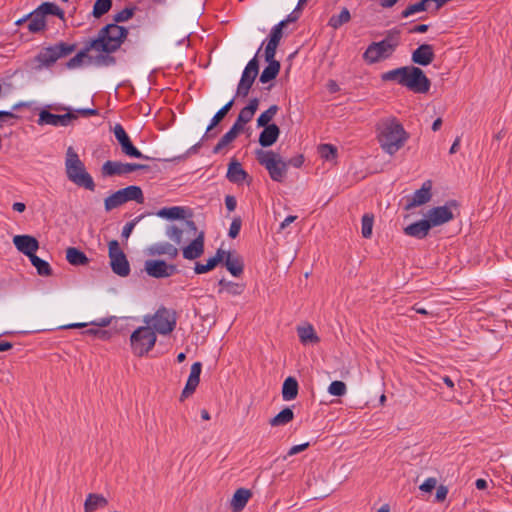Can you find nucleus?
Returning <instances> with one entry per match:
<instances>
[{
	"mask_svg": "<svg viewBox=\"0 0 512 512\" xmlns=\"http://www.w3.org/2000/svg\"><path fill=\"white\" fill-rule=\"evenodd\" d=\"M255 155L258 163L265 167L273 181H284L287 174L288 163L282 159L280 154L272 150L258 149Z\"/></svg>",
	"mask_w": 512,
	"mask_h": 512,
	"instance_id": "39448f33",
	"label": "nucleus"
},
{
	"mask_svg": "<svg viewBox=\"0 0 512 512\" xmlns=\"http://www.w3.org/2000/svg\"><path fill=\"white\" fill-rule=\"evenodd\" d=\"M432 182L430 180L423 183L422 187L416 190L411 198L407 199L406 210L421 206L430 201L432 194Z\"/></svg>",
	"mask_w": 512,
	"mask_h": 512,
	"instance_id": "dca6fc26",
	"label": "nucleus"
},
{
	"mask_svg": "<svg viewBox=\"0 0 512 512\" xmlns=\"http://www.w3.org/2000/svg\"><path fill=\"white\" fill-rule=\"evenodd\" d=\"M15 247L23 254L30 258V255H35L39 248L38 240L30 235H16L13 238Z\"/></svg>",
	"mask_w": 512,
	"mask_h": 512,
	"instance_id": "6ab92c4d",
	"label": "nucleus"
},
{
	"mask_svg": "<svg viewBox=\"0 0 512 512\" xmlns=\"http://www.w3.org/2000/svg\"><path fill=\"white\" fill-rule=\"evenodd\" d=\"M394 53L390 45L383 41L372 42L363 54L365 61L373 64L389 58Z\"/></svg>",
	"mask_w": 512,
	"mask_h": 512,
	"instance_id": "ddd939ff",
	"label": "nucleus"
},
{
	"mask_svg": "<svg viewBox=\"0 0 512 512\" xmlns=\"http://www.w3.org/2000/svg\"><path fill=\"white\" fill-rule=\"evenodd\" d=\"M122 194L124 203L128 201H136L139 204L144 203L142 189L139 186L131 185L119 190Z\"/></svg>",
	"mask_w": 512,
	"mask_h": 512,
	"instance_id": "7c9ffc66",
	"label": "nucleus"
},
{
	"mask_svg": "<svg viewBox=\"0 0 512 512\" xmlns=\"http://www.w3.org/2000/svg\"><path fill=\"white\" fill-rule=\"evenodd\" d=\"M65 172L67 178L78 187L89 191L95 190L96 185L92 176L87 172L84 163L72 146L66 150Z\"/></svg>",
	"mask_w": 512,
	"mask_h": 512,
	"instance_id": "20e7f679",
	"label": "nucleus"
},
{
	"mask_svg": "<svg viewBox=\"0 0 512 512\" xmlns=\"http://www.w3.org/2000/svg\"><path fill=\"white\" fill-rule=\"evenodd\" d=\"M66 260L73 266H86L90 262L85 253L75 247L66 249Z\"/></svg>",
	"mask_w": 512,
	"mask_h": 512,
	"instance_id": "c85d7f7f",
	"label": "nucleus"
},
{
	"mask_svg": "<svg viewBox=\"0 0 512 512\" xmlns=\"http://www.w3.org/2000/svg\"><path fill=\"white\" fill-rule=\"evenodd\" d=\"M452 208L457 209L456 201H449L444 206L430 209L427 213V220L431 227L443 225L454 219Z\"/></svg>",
	"mask_w": 512,
	"mask_h": 512,
	"instance_id": "9b49d317",
	"label": "nucleus"
},
{
	"mask_svg": "<svg viewBox=\"0 0 512 512\" xmlns=\"http://www.w3.org/2000/svg\"><path fill=\"white\" fill-rule=\"evenodd\" d=\"M400 33V30L397 28L390 29L386 32L385 38L382 41L390 45L395 51L400 43Z\"/></svg>",
	"mask_w": 512,
	"mask_h": 512,
	"instance_id": "09e8293b",
	"label": "nucleus"
},
{
	"mask_svg": "<svg viewBox=\"0 0 512 512\" xmlns=\"http://www.w3.org/2000/svg\"><path fill=\"white\" fill-rule=\"evenodd\" d=\"M157 216L170 220L186 218V209L180 206L162 208L157 212Z\"/></svg>",
	"mask_w": 512,
	"mask_h": 512,
	"instance_id": "c9c22d12",
	"label": "nucleus"
},
{
	"mask_svg": "<svg viewBox=\"0 0 512 512\" xmlns=\"http://www.w3.org/2000/svg\"><path fill=\"white\" fill-rule=\"evenodd\" d=\"M108 256L112 271L121 276L126 277L130 273V265L126 255L120 248L117 240H111L108 244Z\"/></svg>",
	"mask_w": 512,
	"mask_h": 512,
	"instance_id": "1a4fd4ad",
	"label": "nucleus"
},
{
	"mask_svg": "<svg viewBox=\"0 0 512 512\" xmlns=\"http://www.w3.org/2000/svg\"><path fill=\"white\" fill-rule=\"evenodd\" d=\"M144 322L155 332L162 335L171 333L176 326L175 312L165 307L159 308L153 316H145Z\"/></svg>",
	"mask_w": 512,
	"mask_h": 512,
	"instance_id": "6e6552de",
	"label": "nucleus"
},
{
	"mask_svg": "<svg viewBox=\"0 0 512 512\" xmlns=\"http://www.w3.org/2000/svg\"><path fill=\"white\" fill-rule=\"evenodd\" d=\"M135 8H125L113 16L114 24L126 22L134 15Z\"/></svg>",
	"mask_w": 512,
	"mask_h": 512,
	"instance_id": "4d7b16f0",
	"label": "nucleus"
},
{
	"mask_svg": "<svg viewBox=\"0 0 512 512\" xmlns=\"http://www.w3.org/2000/svg\"><path fill=\"white\" fill-rule=\"evenodd\" d=\"M254 114L253 112L249 111L248 109H246L245 107L243 109H241L238 117H239V121L240 122H250L253 118Z\"/></svg>",
	"mask_w": 512,
	"mask_h": 512,
	"instance_id": "338daca9",
	"label": "nucleus"
},
{
	"mask_svg": "<svg viewBox=\"0 0 512 512\" xmlns=\"http://www.w3.org/2000/svg\"><path fill=\"white\" fill-rule=\"evenodd\" d=\"M435 58L433 46L430 44H421L412 53V62L421 66H427Z\"/></svg>",
	"mask_w": 512,
	"mask_h": 512,
	"instance_id": "aec40b11",
	"label": "nucleus"
},
{
	"mask_svg": "<svg viewBox=\"0 0 512 512\" xmlns=\"http://www.w3.org/2000/svg\"><path fill=\"white\" fill-rule=\"evenodd\" d=\"M298 382L294 377L285 379L282 387V397L285 401H291L298 395Z\"/></svg>",
	"mask_w": 512,
	"mask_h": 512,
	"instance_id": "72a5a7b5",
	"label": "nucleus"
},
{
	"mask_svg": "<svg viewBox=\"0 0 512 512\" xmlns=\"http://www.w3.org/2000/svg\"><path fill=\"white\" fill-rule=\"evenodd\" d=\"M447 494H448V488L444 485H440L436 491V497H435L436 501L443 502L446 499Z\"/></svg>",
	"mask_w": 512,
	"mask_h": 512,
	"instance_id": "774afa93",
	"label": "nucleus"
},
{
	"mask_svg": "<svg viewBox=\"0 0 512 512\" xmlns=\"http://www.w3.org/2000/svg\"><path fill=\"white\" fill-rule=\"evenodd\" d=\"M297 333L302 344H317L320 338L317 336L312 325L297 327Z\"/></svg>",
	"mask_w": 512,
	"mask_h": 512,
	"instance_id": "c756f323",
	"label": "nucleus"
},
{
	"mask_svg": "<svg viewBox=\"0 0 512 512\" xmlns=\"http://www.w3.org/2000/svg\"><path fill=\"white\" fill-rule=\"evenodd\" d=\"M145 272L153 278H168L177 273V266L167 264L163 260H147L144 265Z\"/></svg>",
	"mask_w": 512,
	"mask_h": 512,
	"instance_id": "f8f14e48",
	"label": "nucleus"
},
{
	"mask_svg": "<svg viewBox=\"0 0 512 512\" xmlns=\"http://www.w3.org/2000/svg\"><path fill=\"white\" fill-rule=\"evenodd\" d=\"M147 165L138 163H122L119 161H106L101 168L104 177L122 176L137 170H146Z\"/></svg>",
	"mask_w": 512,
	"mask_h": 512,
	"instance_id": "9d476101",
	"label": "nucleus"
},
{
	"mask_svg": "<svg viewBox=\"0 0 512 512\" xmlns=\"http://www.w3.org/2000/svg\"><path fill=\"white\" fill-rule=\"evenodd\" d=\"M156 340V334L150 326L137 328L130 336L133 353L136 356L142 357L154 347Z\"/></svg>",
	"mask_w": 512,
	"mask_h": 512,
	"instance_id": "0eeeda50",
	"label": "nucleus"
},
{
	"mask_svg": "<svg viewBox=\"0 0 512 512\" xmlns=\"http://www.w3.org/2000/svg\"><path fill=\"white\" fill-rule=\"evenodd\" d=\"M350 20H351L350 12L346 7H344V8H342V10L340 11L339 14L333 15L330 17V19L328 21V25L330 27H332L333 29H338L342 25L348 23Z\"/></svg>",
	"mask_w": 512,
	"mask_h": 512,
	"instance_id": "58836bf2",
	"label": "nucleus"
},
{
	"mask_svg": "<svg viewBox=\"0 0 512 512\" xmlns=\"http://www.w3.org/2000/svg\"><path fill=\"white\" fill-rule=\"evenodd\" d=\"M252 493L250 490L245 488H239L233 495L231 500V508L234 512L241 511L247 504Z\"/></svg>",
	"mask_w": 512,
	"mask_h": 512,
	"instance_id": "cd10ccee",
	"label": "nucleus"
},
{
	"mask_svg": "<svg viewBox=\"0 0 512 512\" xmlns=\"http://www.w3.org/2000/svg\"><path fill=\"white\" fill-rule=\"evenodd\" d=\"M140 220V217L135 218L134 220L128 222L122 230V237L128 239L136 225V223Z\"/></svg>",
	"mask_w": 512,
	"mask_h": 512,
	"instance_id": "e2e57ef3",
	"label": "nucleus"
},
{
	"mask_svg": "<svg viewBox=\"0 0 512 512\" xmlns=\"http://www.w3.org/2000/svg\"><path fill=\"white\" fill-rule=\"evenodd\" d=\"M128 30L122 26L111 23L101 28L95 39L90 40V48L103 53L117 51L127 38Z\"/></svg>",
	"mask_w": 512,
	"mask_h": 512,
	"instance_id": "7ed1b4c3",
	"label": "nucleus"
},
{
	"mask_svg": "<svg viewBox=\"0 0 512 512\" xmlns=\"http://www.w3.org/2000/svg\"><path fill=\"white\" fill-rule=\"evenodd\" d=\"M94 50V48H90V41L86 44L84 49L79 51L74 57H72L69 61L66 63V67L68 69H75L80 67L83 64L84 59L87 57L88 53Z\"/></svg>",
	"mask_w": 512,
	"mask_h": 512,
	"instance_id": "79ce46f5",
	"label": "nucleus"
},
{
	"mask_svg": "<svg viewBox=\"0 0 512 512\" xmlns=\"http://www.w3.org/2000/svg\"><path fill=\"white\" fill-rule=\"evenodd\" d=\"M318 151L322 158L332 160L337 156V148L331 144H321Z\"/></svg>",
	"mask_w": 512,
	"mask_h": 512,
	"instance_id": "8fccbe9b",
	"label": "nucleus"
},
{
	"mask_svg": "<svg viewBox=\"0 0 512 512\" xmlns=\"http://www.w3.org/2000/svg\"><path fill=\"white\" fill-rule=\"evenodd\" d=\"M383 81H394L414 93H427L431 82L422 69L416 66H404L381 75Z\"/></svg>",
	"mask_w": 512,
	"mask_h": 512,
	"instance_id": "f03ea898",
	"label": "nucleus"
},
{
	"mask_svg": "<svg viewBox=\"0 0 512 512\" xmlns=\"http://www.w3.org/2000/svg\"><path fill=\"white\" fill-rule=\"evenodd\" d=\"M380 147L389 155L398 152L409 139L408 132L394 117L382 119L376 126Z\"/></svg>",
	"mask_w": 512,
	"mask_h": 512,
	"instance_id": "f257e3e1",
	"label": "nucleus"
},
{
	"mask_svg": "<svg viewBox=\"0 0 512 512\" xmlns=\"http://www.w3.org/2000/svg\"><path fill=\"white\" fill-rule=\"evenodd\" d=\"M431 225L427 219L419 220L415 223H412L404 228V233L410 237H415L417 239L425 238L430 229Z\"/></svg>",
	"mask_w": 512,
	"mask_h": 512,
	"instance_id": "4be33fe9",
	"label": "nucleus"
},
{
	"mask_svg": "<svg viewBox=\"0 0 512 512\" xmlns=\"http://www.w3.org/2000/svg\"><path fill=\"white\" fill-rule=\"evenodd\" d=\"M30 261L32 265L36 268L37 273L40 276H51L52 275V268L49 265V263L40 257L35 255H30Z\"/></svg>",
	"mask_w": 512,
	"mask_h": 512,
	"instance_id": "a19ab883",
	"label": "nucleus"
},
{
	"mask_svg": "<svg viewBox=\"0 0 512 512\" xmlns=\"http://www.w3.org/2000/svg\"><path fill=\"white\" fill-rule=\"evenodd\" d=\"M77 48L76 44L59 42L53 46L42 48L35 56L34 61L37 62L36 69L49 68L53 66L59 59L64 58L73 53Z\"/></svg>",
	"mask_w": 512,
	"mask_h": 512,
	"instance_id": "423d86ee",
	"label": "nucleus"
},
{
	"mask_svg": "<svg viewBox=\"0 0 512 512\" xmlns=\"http://www.w3.org/2000/svg\"><path fill=\"white\" fill-rule=\"evenodd\" d=\"M278 110L279 107L277 105H271L266 111L260 114V116L257 119V126L266 127L270 125L269 122L277 114Z\"/></svg>",
	"mask_w": 512,
	"mask_h": 512,
	"instance_id": "a18cd8bd",
	"label": "nucleus"
},
{
	"mask_svg": "<svg viewBox=\"0 0 512 512\" xmlns=\"http://www.w3.org/2000/svg\"><path fill=\"white\" fill-rule=\"evenodd\" d=\"M234 105V99L230 100L228 103H226L212 118L210 125L206 129V136L208 137V133L217 126L223 118L228 114V112L231 110V108Z\"/></svg>",
	"mask_w": 512,
	"mask_h": 512,
	"instance_id": "ea45409f",
	"label": "nucleus"
},
{
	"mask_svg": "<svg viewBox=\"0 0 512 512\" xmlns=\"http://www.w3.org/2000/svg\"><path fill=\"white\" fill-rule=\"evenodd\" d=\"M263 128L259 135V144L263 148L270 147L278 140L280 129L276 124H270Z\"/></svg>",
	"mask_w": 512,
	"mask_h": 512,
	"instance_id": "b1692460",
	"label": "nucleus"
},
{
	"mask_svg": "<svg viewBox=\"0 0 512 512\" xmlns=\"http://www.w3.org/2000/svg\"><path fill=\"white\" fill-rule=\"evenodd\" d=\"M226 177L230 182L235 184L243 183L250 178L248 173L242 168L241 164L235 159L230 161Z\"/></svg>",
	"mask_w": 512,
	"mask_h": 512,
	"instance_id": "412c9836",
	"label": "nucleus"
},
{
	"mask_svg": "<svg viewBox=\"0 0 512 512\" xmlns=\"http://www.w3.org/2000/svg\"><path fill=\"white\" fill-rule=\"evenodd\" d=\"M237 136H235L230 130L225 133L218 143L213 148L214 153H219L223 148H225L227 145H229L231 142H233Z\"/></svg>",
	"mask_w": 512,
	"mask_h": 512,
	"instance_id": "3c124183",
	"label": "nucleus"
},
{
	"mask_svg": "<svg viewBox=\"0 0 512 512\" xmlns=\"http://www.w3.org/2000/svg\"><path fill=\"white\" fill-rule=\"evenodd\" d=\"M148 253L152 256L167 255L169 258L174 259L178 256L179 251L176 246L169 242H159L151 245L148 248Z\"/></svg>",
	"mask_w": 512,
	"mask_h": 512,
	"instance_id": "5701e85b",
	"label": "nucleus"
},
{
	"mask_svg": "<svg viewBox=\"0 0 512 512\" xmlns=\"http://www.w3.org/2000/svg\"><path fill=\"white\" fill-rule=\"evenodd\" d=\"M107 499L100 495L91 493L87 496L86 501L84 503V512H93L98 508H103L107 506Z\"/></svg>",
	"mask_w": 512,
	"mask_h": 512,
	"instance_id": "473e14b6",
	"label": "nucleus"
},
{
	"mask_svg": "<svg viewBox=\"0 0 512 512\" xmlns=\"http://www.w3.org/2000/svg\"><path fill=\"white\" fill-rule=\"evenodd\" d=\"M181 229L184 230V234L187 235V239H190L192 237L193 238L197 237L201 231V230H198L195 222L192 220H186L183 224V228H181Z\"/></svg>",
	"mask_w": 512,
	"mask_h": 512,
	"instance_id": "13d9d810",
	"label": "nucleus"
},
{
	"mask_svg": "<svg viewBox=\"0 0 512 512\" xmlns=\"http://www.w3.org/2000/svg\"><path fill=\"white\" fill-rule=\"evenodd\" d=\"M76 119H77V115L73 112H67L66 114H63V115H57V114L50 113L49 111L42 110L39 113V118H38L37 122L39 125H52L55 127H58V126L66 127V126H69L72 123V121H74Z\"/></svg>",
	"mask_w": 512,
	"mask_h": 512,
	"instance_id": "2eb2a0df",
	"label": "nucleus"
},
{
	"mask_svg": "<svg viewBox=\"0 0 512 512\" xmlns=\"http://www.w3.org/2000/svg\"><path fill=\"white\" fill-rule=\"evenodd\" d=\"M28 30L37 33L45 29L46 21L43 15L36 9L28 15Z\"/></svg>",
	"mask_w": 512,
	"mask_h": 512,
	"instance_id": "f704fd0d",
	"label": "nucleus"
},
{
	"mask_svg": "<svg viewBox=\"0 0 512 512\" xmlns=\"http://www.w3.org/2000/svg\"><path fill=\"white\" fill-rule=\"evenodd\" d=\"M125 204L122 198V194L120 191H116L110 196L106 197L104 200V207L107 212L120 207L121 205Z\"/></svg>",
	"mask_w": 512,
	"mask_h": 512,
	"instance_id": "c03bdc74",
	"label": "nucleus"
},
{
	"mask_svg": "<svg viewBox=\"0 0 512 512\" xmlns=\"http://www.w3.org/2000/svg\"><path fill=\"white\" fill-rule=\"evenodd\" d=\"M266 61L268 62V66L265 67L260 75L259 80L261 83H268L269 81L275 79L281 67L279 61L275 60V57Z\"/></svg>",
	"mask_w": 512,
	"mask_h": 512,
	"instance_id": "2f4dec72",
	"label": "nucleus"
},
{
	"mask_svg": "<svg viewBox=\"0 0 512 512\" xmlns=\"http://www.w3.org/2000/svg\"><path fill=\"white\" fill-rule=\"evenodd\" d=\"M37 10L43 15L44 18L46 15H54L60 19H64V11L54 3L44 2L37 8Z\"/></svg>",
	"mask_w": 512,
	"mask_h": 512,
	"instance_id": "37998d69",
	"label": "nucleus"
},
{
	"mask_svg": "<svg viewBox=\"0 0 512 512\" xmlns=\"http://www.w3.org/2000/svg\"><path fill=\"white\" fill-rule=\"evenodd\" d=\"M205 233L200 231L197 237L193 238L189 245L182 249L184 259L195 260L204 253Z\"/></svg>",
	"mask_w": 512,
	"mask_h": 512,
	"instance_id": "f3484780",
	"label": "nucleus"
},
{
	"mask_svg": "<svg viewBox=\"0 0 512 512\" xmlns=\"http://www.w3.org/2000/svg\"><path fill=\"white\" fill-rule=\"evenodd\" d=\"M373 223H374V215L373 214L367 213V214L363 215L362 223H361V234L364 238L368 239L371 237Z\"/></svg>",
	"mask_w": 512,
	"mask_h": 512,
	"instance_id": "de8ad7c7",
	"label": "nucleus"
},
{
	"mask_svg": "<svg viewBox=\"0 0 512 512\" xmlns=\"http://www.w3.org/2000/svg\"><path fill=\"white\" fill-rule=\"evenodd\" d=\"M224 259L225 267L233 276L238 277L243 273L244 263L239 255L225 251Z\"/></svg>",
	"mask_w": 512,
	"mask_h": 512,
	"instance_id": "393cba45",
	"label": "nucleus"
},
{
	"mask_svg": "<svg viewBox=\"0 0 512 512\" xmlns=\"http://www.w3.org/2000/svg\"><path fill=\"white\" fill-rule=\"evenodd\" d=\"M225 290L229 294L239 295V294H241L243 292V285L238 284V283H234V282H230V283L226 284V289Z\"/></svg>",
	"mask_w": 512,
	"mask_h": 512,
	"instance_id": "69168bd1",
	"label": "nucleus"
},
{
	"mask_svg": "<svg viewBox=\"0 0 512 512\" xmlns=\"http://www.w3.org/2000/svg\"><path fill=\"white\" fill-rule=\"evenodd\" d=\"M114 135L117 141L119 142L122 152L130 157L140 158V159H150L148 156L142 154L131 142L128 134L124 130V128L120 124H116L114 127Z\"/></svg>",
	"mask_w": 512,
	"mask_h": 512,
	"instance_id": "4468645a",
	"label": "nucleus"
},
{
	"mask_svg": "<svg viewBox=\"0 0 512 512\" xmlns=\"http://www.w3.org/2000/svg\"><path fill=\"white\" fill-rule=\"evenodd\" d=\"M328 392L333 396H344L347 392L346 384L342 381H333L328 387Z\"/></svg>",
	"mask_w": 512,
	"mask_h": 512,
	"instance_id": "603ef678",
	"label": "nucleus"
},
{
	"mask_svg": "<svg viewBox=\"0 0 512 512\" xmlns=\"http://www.w3.org/2000/svg\"><path fill=\"white\" fill-rule=\"evenodd\" d=\"M258 73H259V63H258L257 58L254 57L246 65V67L242 73L240 82L252 87Z\"/></svg>",
	"mask_w": 512,
	"mask_h": 512,
	"instance_id": "a878e982",
	"label": "nucleus"
},
{
	"mask_svg": "<svg viewBox=\"0 0 512 512\" xmlns=\"http://www.w3.org/2000/svg\"><path fill=\"white\" fill-rule=\"evenodd\" d=\"M84 335L97 337L103 340H107L110 337V333L106 330H102L99 328H89L82 332Z\"/></svg>",
	"mask_w": 512,
	"mask_h": 512,
	"instance_id": "bf43d9fd",
	"label": "nucleus"
},
{
	"mask_svg": "<svg viewBox=\"0 0 512 512\" xmlns=\"http://www.w3.org/2000/svg\"><path fill=\"white\" fill-rule=\"evenodd\" d=\"M284 28L285 22H279L272 28L270 38L265 47V60H269L275 57L277 47L283 37Z\"/></svg>",
	"mask_w": 512,
	"mask_h": 512,
	"instance_id": "a211bd4d",
	"label": "nucleus"
},
{
	"mask_svg": "<svg viewBox=\"0 0 512 512\" xmlns=\"http://www.w3.org/2000/svg\"><path fill=\"white\" fill-rule=\"evenodd\" d=\"M199 382H200V380H197L196 378H193V377H189L187 380V383L181 393L180 400L183 401L186 397L193 394L194 391L196 390Z\"/></svg>",
	"mask_w": 512,
	"mask_h": 512,
	"instance_id": "5fc2aeb1",
	"label": "nucleus"
},
{
	"mask_svg": "<svg viewBox=\"0 0 512 512\" xmlns=\"http://www.w3.org/2000/svg\"><path fill=\"white\" fill-rule=\"evenodd\" d=\"M112 7V0H96L93 6V16L100 18L106 14Z\"/></svg>",
	"mask_w": 512,
	"mask_h": 512,
	"instance_id": "49530a36",
	"label": "nucleus"
},
{
	"mask_svg": "<svg viewBox=\"0 0 512 512\" xmlns=\"http://www.w3.org/2000/svg\"><path fill=\"white\" fill-rule=\"evenodd\" d=\"M115 62H116L115 58L113 56H110L107 53H106V55H98L95 58V63L97 65L110 66V65H114Z\"/></svg>",
	"mask_w": 512,
	"mask_h": 512,
	"instance_id": "680f3d73",
	"label": "nucleus"
},
{
	"mask_svg": "<svg viewBox=\"0 0 512 512\" xmlns=\"http://www.w3.org/2000/svg\"><path fill=\"white\" fill-rule=\"evenodd\" d=\"M199 382H200V380H197L196 378H193V377H189L187 380V383L181 393L180 400L183 401L186 397L193 394L194 391L196 390Z\"/></svg>",
	"mask_w": 512,
	"mask_h": 512,
	"instance_id": "6e6d98bb",
	"label": "nucleus"
},
{
	"mask_svg": "<svg viewBox=\"0 0 512 512\" xmlns=\"http://www.w3.org/2000/svg\"><path fill=\"white\" fill-rule=\"evenodd\" d=\"M166 235L176 244H181L184 230L175 225H171L166 230Z\"/></svg>",
	"mask_w": 512,
	"mask_h": 512,
	"instance_id": "864d4df0",
	"label": "nucleus"
},
{
	"mask_svg": "<svg viewBox=\"0 0 512 512\" xmlns=\"http://www.w3.org/2000/svg\"><path fill=\"white\" fill-rule=\"evenodd\" d=\"M225 251L218 249L215 256L210 258L206 264L196 263L194 271L196 274H204L213 270L220 262L224 260Z\"/></svg>",
	"mask_w": 512,
	"mask_h": 512,
	"instance_id": "bb28decb",
	"label": "nucleus"
},
{
	"mask_svg": "<svg viewBox=\"0 0 512 512\" xmlns=\"http://www.w3.org/2000/svg\"><path fill=\"white\" fill-rule=\"evenodd\" d=\"M431 1L430 0H421L414 4H409L402 12V18H409L410 16L419 13L428 11L430 9Z\"/></svg>",
	"mask_w": 512,
	"mask_h": 512,
	"instance_id": "e433bc0d",
	"label": "nucleus"
},
{
	"mask_svg": "<svg viewBox=\"0 0 512 512\" xmlns=\"http://www.w3.org/2000/svg\"><path fill=\"white\" fill-rule=\"evenodd\" d=\"M437 484V480L433 477L427 478L421 485L420 490L424 492H431Z\"/></svg>",
	"mask_w": 512,
	"mask_h": 512,
	"instance_id": "0e129e2a",
	"label": "nucleus"
},
{
	"mask_svg": "<svg viewBox=\"0 0 512 512\" xmlns=\"http://www.w3.org/2000/svg\"><path fill=\"white\" fill-rule=\"evenodd\" d=\"M241 225H242V220H241V218H240V217H235V218L232 220V223H231V225H230L228 235H229L231 238H236V237L239 235V232H240V229H241Z\"/></svg>",
	"mask_w": 512,
	"mask_h": 512,
	"instance_id": "052dcab7",
	"label": "nucleus"
},
{
	"mask_svg": "<svg viewBox=\"0 0 512 512\" xmlns=\"http://www.w3.org/2000/svg\"><path fill=\"white\" fill-rule=\"evenodd\" d=\"M294 418V413L290 408H284L275 417L269 420V424L273 427L286 425Z\"/></svg>",
	"mask_w": 512,
	"mask_h": 512,
	"instance_id": "4c0bfd02",
	"label": "nucleus"
}]
</instances>
